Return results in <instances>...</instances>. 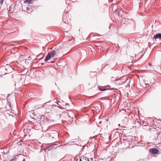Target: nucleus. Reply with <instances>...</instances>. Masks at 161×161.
<instances>
[{
	"instance_id": "obj_1",
	"label": "nucleus",
	"mask_w": 161,
	"mask_h": 161,
	"mask_svg": "<svg viewBox=\"0 0 161 161\" xmlns=\"http://www.w3.org/2000/svg\"><path fill=\"white\" fill-rule=\"evenodd\" d=\"M59 50L58 48H56L55 50L49 52L46 56L45 61H47L52 58H53L55 55L58 56L59 53Z\"/></svg>"
},
{
	"instance_id": "obj_2",
	"label": "nucleus",
	"mask_w": 161,
	"mask_h": 161,
	"mask_svg": "<svg viewBox=\"0 0 161 161\" xmlns=\"http://www.w3.org/2000/svg\"><path fill=\"white\" fill-rule=\"evenodd\" d=\"M140 83L141 86L143 87H146L147 86L146 84V79H142L141 80H140Z\"/></svg>"
},
{
	"instance_id": "obj_3",
	"label": "nucleus",
	"mask_w": 161,
	"mask_h": 161,
	"mask_svg": "<svg viewBox=\"0 0 161 161\" xmlns=\"http://www.w3.org/2000/svg\"><path fill=\"white\" fill-rule=\"evenodd\" d=\"M150 152L154 154H157L159 152V150L158 149L155 148H152L150 149Z\"/></svg>"
},
{
	"instance_id": "obj_4",
	"label": "nucleus",
	"mask_w": 161,
	"mask_h": 161,
	"mask_svg": "<svg viewBox=\"0 0 161 161\" xmlns=\"http://www.w3.org/2000/svg\"><path fill=\"white\" fill-rule=\"evenodd\" d=\"M153 38L155 39H157L158 38L159 39L161 40V34L158 33L154 36Z\"/></svg>"
},
{
	"instance_id": "obj_5",
	"label": "nucleus",
	"mask_w": 161,
	"mask_h": 161,
	"mask_svg": "<svg viewBox=\"0 0 161 161\" xmlns=\"http://www.w3.org/2000/svg\"><path fill=\"white\" fill-rule=\"evenodd\" d=\"M146 84L148 86L151 84V82L149 79H146Z\"/></svg>"
},
{
	"instance_id": "obj_6",
	"label": "nucleus",
	"mask_w": 161,
	"mask_h": 161,
	"mask_svg": "<svg viewBox=\"0 0 161 161\" xmlns=\"http://www.w3.org/2000/svg\"><path fill=\"white\" fill-rule=\"evenodd\" d=\"M6 108L9 111L11 109V106L9 104H8L6 105Z\"/></svg>"
},
{
	"instance_id": "obj_7",
	"label": "nucleus",
	"mask_w": 161,
	"mask_h": 161,
	"mask_svg": "<svg viewBox=\"0 0 161 161\" xmlns=\"http://www.w3.org/2000/svg\"><path fill=\"white\" fill-rule=\"evenodd\" d=\"M100 90L101 91H104L106 90V89L100 88Z\"/></svg>"
},
{
	"instance_id": "obj_8",
	"label": "nucleus",
	"mask_w": 161,
	"mask_h": 161,
	"mask_svg": "<svg viewBox=\"0 0 161 161\" xmlns=\"http://www.w3.org/2000/svg\"><path fill=\"white\" fill-rule=\"evenodd\" d=\"M76 161H82L81 158H80L79 159H78V158H77L76 159Z\"/></svg>"
},
{
	"instance_id": "obj_9",
	"label": "nucleus",
	"mask_w": 161,
	"mask_h": 161,
	"mask_svg": "<svg viewBox=\"0 0 161 161\" xmlns=\"http://www.w3.org/2000/svg\"><path fill=\"white\" fill-rule=\"evenodd\" d=\"M25 3H29V0H25Z\"/></svg>"
},
{
	"instance_id": "obj_10",
	"label": "nucleus",
	"mask_w": 161,
	"mask_h": 161,
	"mask_svg": "<svg viewBox=\"0 0 161 161\" xmlns=\"http://www.w3.org/2000/svg\"><path fill=\"white\" fill-rule=\"evenodd\" d=\"M51 148V147H48L46 149L48 150H49Z\"/></svg>"
},
{
	"instance_id": "obj_11",
	"label": "nucleus",
	"mask_w": 161,
	"mask_h": 161,
	"mask_svg": "<svg viewBox=\"0 0 161 161\" xmlns=\"http://www.w3.org/2000/svg\"><path fill=\"white\" fill-rule=\"evenodd\" d=\"M33 1V0H29V3H32V1Z\"/></svg>"
},
{
	"instance_id": "obj_12",
	"label": "nucleus",
	"mask_w": 161,
	"mask_h": 161,
	"mask_svg": "<svg viewBox=\"0 0 161 161\" xmlns=\"http://www.w3.org/2000/svg\"><path fill=\"white\" fill-rule=\"evenodd\" d=\"M117 11H118V10H117V9H116L114 11V13H116Z\"/></svg>"
},
{
	"instance_id": "obj_13",
	"label": "nucleus",
	"mask_w": 161,
	"mask_h": 161,
	"mask_svg": "<svg viewBox=\"0 0 161 161\" xmlns=\"http://www.w3.org/2000/svg\"><path fill=\"white\" fill-rule=\"evenodd\" d=\"M87 161H90L89 158L87 159Z\"/></svg>"
},
{
	"instance_id": "obj_14",
	"label": "nucleus",
	"mask_w": 161,
	"mask_h": 161,
	"mask_svg": "<svg viewBox=\"0 0 161 161\" xmlns=\"http://www.w3.org/2000/svg\"><path fill=\"white\" fill-rule=\"evenodd\" d=\"M149 66H151L152 65V64H151L150 63V64H149Z\"/></svg>"
},
{
	"instance_id": "obj_15",
	"label": "nucleus",
	"mask_w": 161,
	"mask_h": 161,
	"mask_svg": "<svg viewBox=\"0 0 161 161\" xmlns=\"http://www.w3.org/2000/svg\"><path fill=\"white\" fill-rule=\"evenodd\" d=\"M40 54H40L39 55H38L37 56V57H38V56H39V55H40Z\"/></svg>"
}]
</instances>
